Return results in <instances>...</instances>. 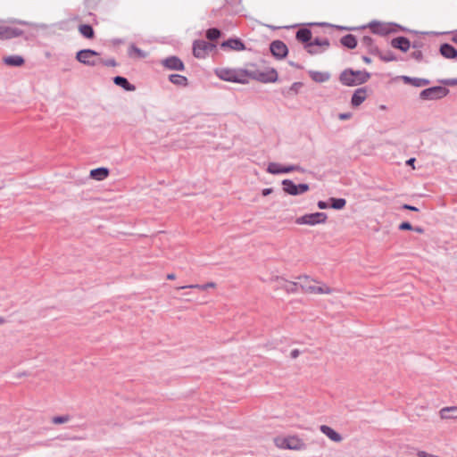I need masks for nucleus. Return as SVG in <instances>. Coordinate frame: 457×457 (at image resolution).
I'll list each match as a JSON object with an SVG mask.
<instances>
[{
    "mask_svg": "<svg viewBox=\"0 0 457 457\" xmlns=\"http://www.w3.org/2000/svg\"><path fill=\"white\" fill-rule=\"evenodd\" d=\"M113 81H114V83L117 86H120V87H123L127 91H133V90H135V87L133 85H131L127 80V79H125L123 77L117 76V77L114 78Z\"/></svg>",
    "mask_w": 457,
    "mask_h": 457,
    "instance_id": "nucleus-29",
    "label": "nucleus"
},
{
    "mask_svg": "<svg viewBox=\"0 0 457 457\" xmlns=\"http://www.w3.org/2000/svg\"><path fill=\"white\" fill-rule=\"evenodd\" d=\"M176 276L174 273H170L167 275V278L170 279V280H173L175 279Z\"/></svg>",
    "mask_w": 457,
    "mask_h": 457,
    "instance_id": "nucleus-52",
    "label": "nucleus"
},
{
    "mask_svg": "<svg viewBox=\"0 0 457 457\" xmlns=\"http://www.w3.org/2000/svg\"><path fill=\"white\" fill-rule=\"evenodd\" d=\"M401 79L405 84H410L415 87H421L429 84V80L426 79L411 78L408 76H402Z\"/></svg>",
    "mask_w": 457,
    "mask_h": 457,
    "instance_id": "nucleus-21",
    "label": "nucleus"
},
{
    "mask_svg": "<svg viewBox=\"0 0 457 457\" xmlns=\"http://www.w3.org/2000/svg\"><path fill=\"white\" fill-rule=\"evenodd\" d=\"M215 46L204 40L195 41L193 46L194 56L199 59L205 58L209 52L212 51Z\"/></svg>",
    "mask_w": 457,
    "mask_h": 457,
    "instance_id": "nucleus-10",
    "label": "nucleus"
},
{
    "mask_svg": "<svg viewBox=\"0 0 457 457\" xmlns=\"http://www.w3.org/2000/svg\"><path fill=\"white\" fill-rule=\"evenodd\" d=\"M270 52L275 57L282 59L287 54V47L282 41L276 40L270 44Z\"/></svg>",
    "mask_w": 457,
    "mask_h": 457,
    "instance_id": "nucleus-15",
    "label": "nucleus"
},
{
    "mask_svg": "<svg viewBox=\"0 0 457 457\" xmlns=\"http://www.w3.org/2000/svg\"><path fill=\"white\" fill-rule=\"evenodd\" d=\"M318 207L321 210L323 209H327L328 207V204L326 202H323V201H319L318 202Z\"/></svg>",
    "mask_w": 457,
    "mask_h": 457,
    "instance_id": "nucleus-50",
    "label": "nucleus"
},
{
    "mask_svg": "<svg viewBox=\"0 0 457 457\" xmlns=\"http://www.w3.org/2000/svg\"><path fill=\"white\" fill-rule=\"evenodd\" d=\"M298 289L313 295H328L332 293V289L323 283H318L306 275L297 277Z\"/></svg>",
    "mask_w": 457,
    "mask_h": 457,
    "instance_id": "nucleus-2",
    "label": "nucleus"
},
{
    "mask_svg": "<svg viewBox=\"0 0 457 457\" xmlns=\"http://www.w3.org/2000/svg\"><path fill=\"white\" fill-rule=\"evenodd\" d=\"M283 165L278 162H270L267 167V172L273 175L282 174Z\"/></svg>",
    "mask_w": 457,
    "mask_h": 457,
    "instance_id": "nucleus-34",
    "label": "nucleus"
},
{
    "mask_svg": "<svg viewBox=\"0 0 457 457\" xmlns=\"http://www.w3.org/2000/svg\"><path fill=\"white\" fill-rule=\"evenodd\" d=\"M367 27L370 28L373 33L381 36H385L395 31L393 28L394 24L377 21L370 22Z\"/></svg>",
    "mask_w": 457,
    "mask_h": 457,
    "instance_id": "nucleus-12",
    "label": "nucleus"
},
{
    "mask_svg": "<svg viewBox=\"0 0 457 457\" xmlns=\"http://www.w3.org/2000/svg\"><path fill=\"white\" fill-rule=\"evenodd\" d=\"M220 35V32L217 29H210L206 32V37L210 40L217 39Z\"/></svg>",
    "mask_w": 457,
    "mask_h": 457,
    "instance_id": "nucleus-36",
    "label": "nucleus"
},
{
    "mask_svg": "<svg viewBox=\"0 0 457 457\" xmlns=\"http://www.w3.org/2000/svg\"><path fill=\"white\" fill-rule=\"evenodd\" d=\"M215 74L222 80L247 84L248 68H220L215 71Z\"/></svg>",
    "mask_w": 457,
    "mask_h": 457,
    "instance_id": "nucleus-3",
    "label": "nucleus"
},
{
    "mask_svg": "<svg viewBox=\"0 0 457 457\" xmlns=\"http://www.w3.org/2000/svg\"><path fill=\"white\" fill-rule=\"evenodd\" d=\"M296 38L303 43H307L312 39V32L308 29H301L296 32Z\"/></svg>",
    "mask_w": 457,
    "mask_h": 457,
    "instance_id": "nucleus-31",
    "label": "nucleus"
},
{
    "mask_svg": "<svg viewBox=\"0 0 457 457\" xmlns=\"http://www.w3.org/2000/svg\"><path fill=\"white\" fill-rule=\"evenodd\" d=\"M215 287H216V284L214 282H208V283L203 284V285L195 284V285L179 287H177V289L180 290V289H185V288H197L199 290H207L209 288H214Z\"/></svg>",
    "mask_w": 457,
    "mask_h": 457,
    "instance_id": "nucleus-33",
    "label": "nucleus"
},
{
    "mask_svg": "<svg viewBox=\"0 0 457 457\" xmlns=\"http://www.w3.org/2000/svg\"><path fill=\"white\" fill-rule=\"evenodd\" d=\"M12 24H21V25H31L30 22L25 21H20V20H13L11 21Z\"/></svg>",
    "mask_w": 457,
    "mask_h": 457,
    "instance_id": "nucleus-47",
    "label": "nucleus"
},
{
    "mask_svg": "<svg viewBox=\"0 0 457 457\" xmlns=\"http://www.w3.org/2000/svg\"><path fill=\"white\" fill-rule=\"evenodd\" d=\"M443 83L445 85L453 86V85H457V79H446V80H444Z\"/></svg>",
    "mask_w": 457,
    "mask_h": 457,
    "instance_id": "nucleus-48",
    "label": "nucleus"
},
{
    "mask_svg": "<svg viewBox=\"0 0 457 457\" xmlns=\"http://www.w3.org/2000/svg\"><path fill=\"white\" fill-rule=\"evenodd\" d=\"M4 62L9 66H21L24 59L20 55H10L4 58Z\"/></svg>",
    "mask_w": 457,
    "mask_h": 457,
    "instance_id": "nucleus-27",
    "label": "nucleus"
},
{
    "mask_svg": "<svg viewBox=\"0 0 457 457\" xmlns=\"http://www.w3.org/2000/svg\"><path fill=\"white\" fill-rule=\"evenodd\" d=\"M79 33L86 38L91 39L95 36L93 28L87 24H82L79 27Z\"/></svg>",
    "mask_w": 457,
    "mask_h": 457,
    "instance_id": "nucleus-32",
    "label": "nucleus"
},
{
    "mask_svg": "<svg viewBox=\"0 0 457 457\" xmlns=\"http://www.w3.org/2000/svg\"><path fill=\"white\" fill-rule=\"evenodd\" d=\"M162 64L168 70H173V71H183L184 70V63L182 61L176 57V56H170L162 61Z\"/></svg>",
    "mask_w": 457,
    "mask_h": 457,
    "instance_id": "nucleus-16",
    "label": "nucleus"
},
{
    "mask_svg": "<svg viewBox=\"0 0 457 457\" xmlns=\"http://www.w3.org/2000/svg\"><path fill=\"white\" fill-rule=\"evenodd\" d=\"M283 190L291 195H302L309 190V186L307 184H295L290 179H284L282 181Z\"/></svg>",
    "mask_w": 457,
    "mask_h": 457,
    "instance_id": "nucleus-11",
    "label": "nucleus"
},
{
    "mask_svg": "<svg viewBox=\"0 0 457 457\" xmlns=\"http://www.w3.org/2000/svg\"><path fill=\"white\" fill-rule=\"evenodd\" d=\"M403 208L405 210H410V211H414V212L418 211V208H416L415 206L409 205V204H403Z\"/></svg>",
    "mask_w": 457,
    "mask_h": 457,
    "instance_id": "nucleus-51",
    "label": "nucleus"
},
{
    "mask_svg": "<svg viewBox=\"0 0 457 457\" xmlns=\"http://www.w3.org/2000/svg\"><path fill=\"white\" fill-rule=\"evenodd\" d=\"M23 31L16 26L0 21V40L12 39L21 37Z\"/></svg>",
    "mask_w": 457,
    "mask_h": 457,
    "instance_id": "nucleus-8",
    "label": "nucleus"
},
{
    "mask_svg": "<svg viewBox=\"0 0 457 457\" xmlns=\"http://www.w3.org/2000/svg\"><path fill=\"white\" fill-rule=\"evenodd\" d=\"M247 83L250 79L257 80L262 83H274L278 79V72L274 68L265 67L259 69L253 63L247 64Z\"/></svg>",
    "mask_w": 457,
    "mask_h": 457,
    "instance_id": "nucleus-1",
    "label": "nucleus"
},
{
    "mask_svg": "<svg viewBox=\"0 0 457 457\" xmlns=\"http://www.w3.org/2000/svg\"><path fill=\"white\" fill-rule=\"evenodd\" d=\"M302 87L303 84L301 82H295L291 85L289 90L294 92V94H297Z\"/></svg>",
    "mask_w": 457,
    "mask_h": 457,
    "instance_id": "nucleus-42",
    "label": "nucleus"
},
{
    "mask_svg": "<svg viewBox=\"0 0 457 457\" xmlns=\"http://www.w3.org/2000/svg\"><path fill=\"white\" fill-rule=\"evenodd\" d=\"M276 282L278 288L284 289L287 293H296L298 291L297 281H289L285 278L276 276L271 279Z\"/></svg>",
    "mask_w": 457,
    "mask_h": 457,
    "instance_id": "nucleus-13",
    "label": "nucleus"
},
{
    "mask_svg": "<svg viewBox=\"0 0 457 457\" xmlns=\"http://www.w3.org/2000/svg\"><path fill=\"white\" fill-rule=\"evenodd\" d=\"M98 53L91 49H82L76 54V59L80 63L88 66L97 64Z\"/></svg>",
    "mask_w": 457,
    "mask_h": 457,
    "instance_id": "nucleus-9",
    "label": "nucleus"
},
{
    "mask_svg": "<svg viewBox=\"0 0 457 457\" xmlns=\"http://www.w3.org/2000/svg\"><path fill=\"white\" fill-rule=\"evenodd\" d=\"M169 80L177 86L186 87L187 85V79L185 76L179 74H171L169 77Z\"/></svg>",
    "mask_w": 457,
    "mask_h": 457,
    "instance_id": "nucleus-30",
    "label": "nucleus"
},
{
    "mask_svg": "<svg viewBox=\"0 0 457 457\" xmlns=\"http://www.w3.org/2000/svg\"><path fill=\"white\" fill-rule=\"evenodd\" d=\"M300 355V351L298 349H294L290 353V357L292 359H296Z\"/></svg>",
    "mask_w": 457,
    "mask_h": 457,
    "instance_id": "nucleus-46",
    "label": "nucleus"
},
{
    "mask_svg": "<svg viewBox=\"0 0 457 457\" xmlns=\"http://www.w3.org/2000/svg\"><path fill=\"white\" fill-rule=\"evenodd\" d=\"M328 41L327 39H315L312 42L308 43L305 46L308 53L311 54H316L322 51V49L328 46Z\"/></svg>",
    "mask_w": 457,
    "mask_h": 457,
    "instance_id": "nucleus-14",
    "label": "nucleus"
},
{
    "mask_svg": "<svg viewBox=\"0 0 457 457\" xmlns=\"http://www.w3.org/2000/svg\"><path fill=\"white\" fill-rule=\"evenodd\" d=\"M370 75L365 71L345 70L340 75V81L343 85L353 87L365 83Z\"/></svg>",
    "mask_w": 457,
    "mask_h": 457,
    "instance_id": "nucleus-5",
    "label": "nucleus"
},
{
    "mask_svg": "<svg viewBox=\"0 0 457 457\" xmlns=\"http://www.w3.org/2000/svg\"><path fill=\"white\" fill-rule=\"evenodd\" d=\"M128 54L133 59H143L147 56V53L137 47L135 45H130L128 49Z\"/></svg>",
    "mask_w": 457,
    "mask_h": 457,
    "instance_id": "nucleus-24",
    "label": "nucleus"
},
{
    "mask_svg": "<svg viewBox=\"0 0 457 457\" xmlns=\"http://www.w3.org/2000/svg\"><path fill=\"white\" fill-rule=\"evenodd\" d=\"M441 54L445 58H455L457 56V50L449 44H443L440 47Z\"/></svg>",
    "mask_w": 457,
    "mask_h": 457,
    "instance_id": "nucleus-25",
    "label": "nucleus"
},
{
    "mask_svg": "<svg viewBox=\"0 0 457 457\" xmlns=\"http://www.w3.org/2000/svg\"><path fill=\"white\" fill-rule=\"evenodd\" d=\"M2 322V319H0V323Z\"/></svg>",
    "mask_w": 457,
    "mask_h": 457,
    "instance_id": "nucleus-57",
    "label": "nucleus"
},
{
    "mask_svg": "<svg viewBox=\"0 0 457 457\" xmlns=\"http://www.w3.org/2000/svg\"><path fill=\"white\" fill-rule=\"evenodd\" d=\"M391 46L395 48L400 49L403 52H407L410 49L411 42L404 37H398L392 39Z\"/></svg>",
    "mask_w": 457,
    "mask_h": 457,
    "instance_id": "nucleus-19",
    "label": "nucleus"
},
{
    "mask_svg": "<svg viewBox=\"0 0 457 457\" xmlns=\"http://www.w3.org/2000/svg\"><path fill=\"white\" fill-rule=\"evenodd\" d=\"M367 89L365 87L357 88L353 94L351 104L353 107H359L367 98Z\"/></svg>",
    "mask_w": 457,
    "mask_h": 457,
    "instance_id": "nucleus-17",
    "label": "nucleus"
},
{
    "mask_svg": "<svg viewBox=\"0 0 457 457\" xmlns=\"http://www.w3.org/2000/svg\"><path fill=\"white\" fill-rule=\"evenodd\" d=\"M331 207L336 210H341L345 206L346 201L344 198H331Z\"/></svg>",
    "mask_w": 457,
    "mask_h": 457,
    "instance_id": "nucleus-35",
    "label": "nucleus"
},
{
    "mask_svg": "<svg viewBox=\"0 0 457 457\" xmlns=\"http://www.w3.org/2000/svg\"><path fill=\"white\" fill-rule=\"evenodd\" d=\"M379 109L380 110H386V106L382 104V105L379 106Z\"/></svg>",
    "mask_w": 457,
    "mask_h": 457,
    "instance_id": "nucleus-55",
    "label": "nucleus"
},
{
    "mask_svg": "<svg viewBox=\"0 0 457 457\" xmlns=\"http://www.w3.org/2000/svg\"><path fill=\"white\" fill-rule=\"evenodd\" d=\"M341 43L343 46H345L347 48L353 49L357 46V40L355 37L352 34H348L346 36H344L341 38Z\"/></svg>",
    "mask_w": 457,
    "mask_h": 457,
    "instance_id": "nucleus-28",
    "label": "nucleus"
},
{
    "mask_svg": "<svg viewBox=\"0 0 457 457\" xmlns=\"http://www.w3.org/2000/svg\"><path fill=\"white\" fill-rule=\"evenodd\" d=\"M302 168L297 165L283 166L282 173H290L292 171H301Z\"/></svg>",
    "mask_w": 457,
    "mask_h": 457,
    "instance_id": "nucleus-38",
    "label": "nucleus"
},
{
    "mask_svg": "<svg viewBox=\"0 0 457 457\" xmlns=\"http://www.w3.org/2000/svg\"><path fill=\"white\" fill-rule=\"evenodd\" d=\"M70 420V417L68 415L56 416L53 418L54 424H63L67 423Z\"/></svg>",
    "mask_w": 457,
    "mask_h": 457,
    "instance_id": "nucleus-37",
    "label": "nucleus"
},
{
    "mask_svg": "<svg viewBox=\"0 0 457 457\" xmlns=\"http://www.w3.org/2000/svg\"><path fill=\"white\" fill-rule=\"evenodd\" d=\"M320 429L326 436H328L333 442L340 443L343 440L342 436L329 426L321 425Z\"/></svg>",
    "mask_w": 457,
    "mask_h": 457,
    "instance_id": "nucleus-18",
    "label": "nucleus"
},
{
    "mask_svg": "<svg viewBox=\"0 0 457 457\" xmlns=\"http://www.w3.org/2000/svg\"><path fill=\"white\" fill-rule=\"evenodd\" d=\"M109 175V170L107 168H96L91 170L90 177L97 181H102L105 179Z\"/></svg>",
    "mask_w": 457,
    "mask_h": 457,
    "instance_id": "nucleus-22",
    "label": "nucleus"
},
{
    "mask_svg": "<svg viewBox=\"0 0 457 457\" xmlns=\"http://www.w3.org/2000/svg\"><path fill=\"white\" fill-rule=\"evenodd\" d=\"M273 443L280 450L303 451L306 449L304 440L296 435L275 436Z\"/></svg>",
    "mask_w": 457,
    "mask_h": 457,
    "instance_id": "nucleus-4",
    "label": "nucleus"
},
{
    "mask_svg": "<svg viewBox=\"0 0 457 457\" xmlns=\"http://www.w3.org/2000/svg\"><path fill=\"white\" fill-rule=\"evenodd\" d=\"M441 420H457V405L444 407L439 411Z\"/></svg>",
    "mask_w": 457,
    "mask_h": 457,
    "instance_id": "nucleus-20",
    "label": "nucleus"
},
{
    "mask_svg": "<svg viewBox=\"0 0 457 457\" xmlns=\"http://www.w3.org/2000/svg\"><path fill=\"white\" fill-rule=\"evenodd\" d=\"M453 41H454L455 43H457V35H456V36H454V37H453Z\"/></svg>",
    "mask_w": 457,
    "mask_h": 457,
    "instance_id": "nucleus-56",
    "label": "nucleus"
},
{
    "mask_svg": "<svg viewBox=\"0 0 457 457\" xmlns=\"http://www.w3.org/2000/svg\"><path fill=\"white\" fill-rule=\"evenodd\" d=\"M272 192H273V189H272V188H264V189H262V195L263 196H267V195H270Z\"/></svg>",
    "mask_w": 457,
    "mask_h": 457,
    "instance_id": "nucleus-49",
    "label": "nucleus"
},
{
    "mask_svg": "<svg viewBox=\"0 0 457 457\" xmlns=\"http://www.w3.org/2000/svg\"><path fill=\"white\" fill-rule=\"evenodd\" d=\"M351 117H352V114L350 112L340 113L338 115V118L341 120H349Z\"/></svg>",
    "mask_w": 457,
    "mask_h": 457,
    "instance_id": "nucleus-45",
    "label": "nucleus"
},
{
    "mask_svg": "<svg viewBox=\"0 0 457 457\" xmlns=\"http://www.w3.org/2000/svg\"><path fill=\"white\" fill-rule=\"evenodd\" d=\"M414 161H415V159L411 158V159L407 161V164L411 165L414 162Z\"/></svg>",
    "mask_w": 457,
    "mask_h": 457,
    "instance_id": "nucleus-54",
    "label": "nucleus"
},
{
    "mask_svg": "<svg viewBox=\"0 0 457 457\" xmlns=\"http://www.w3.org/2000/svg\"><path fill=\"white\" fill-rule=\"evenodd\" d=\"M411 55L413 59L418 60V61L421 60V58H422V53L419 50L412 52Z\"/></svg>",
    "mask_w": 457,
    "mask_h": 457,
    "instance_id": "nucleus-44",
    "label": "nucleus"
},
{
    "mask_svg": "<svg viewBox=\"0 0 457 457\" xmlns=\"http://www.w3.org/2000/svg\"><path fill=\"white\" fill-rule=\"evenodd\" d=\"M308 73L312 80L319 83L326 82L330 79V74L328 72L310 71Z\"/></svg>",
    "mask_w": 457,
    "mask_h": 457,
    "instance_id": "nucleus-23",
    "label": "nucleus"
},
{
    "mask_svg": "<svg viewBox=\"0 0 457 457\" xmlns=\"http://www.w3.org/2000/svg\"><path fill=\"white\" fill-rule=\"evenodd\" d=\"M327 219H328V217H327L326 213L314 212V213L304 214L303 216L296 218L295 223L298 225L315 226L318 224L325 223Z\"/></svg>",
    "mask_w": 457,
    "mask_h": 457,
    "instance_id": "nucleus-6",
    "label": "nucleus"
},
{
    "mask_svg": "<svg viewBox=\"0 0 457 457\" xmlns=\"http://www.w3.org/2000/svg\"><path fill=\"white\" fill-rule=\"evenodd\" d=\"M416 455H417V457H441L439 455H436V454L428 453V452L423 451V450L418 451Z\"/></svg>",
    "mask_w": 457,
    "mask_h": 457,
    "instance_id": "nucleus-40",
    "label": "nucleus"
},
{
    "mask_svg": "<svg viewBox=\"0 0 457 457\" xmlns=\"http://www.w3.org/2000/svg\"><path fill=\"white\" fill-rule=\"evenodd\" d=\"M222 47H229L236 51L245 50V45L239 39H228L221 44Z\"/></svg>",
    "mask_w": 457,
    "mask_h": 457,
    "instance_id": "nucleus-26",
    "label": "nucleus"
},
{
    "mask_svg": "<svg viewBox=\"0 0 457 457\" xmlns=\"http://www.w3.org/2000/svg\"><path fill=\"white\" fill-rule=\"evenodd\" d=\"M399 228L401 230H411V229H412V226L409 222H403L400 224Z\"/></svg>",
    "mask_w": 457,
    "mask_h": 457,
    "instance_id": "nucleus-43",
    "label": "nucleus"
},
{
    "mask_svg": "<svg viewBox=\"0 0 457 457\" xmlns=\"http://www.w3.org/2000/svg\"><path fill=\"white\" fill-rule=\"evenodd\" d=\"M416 455H417V457H441L439 455H436V454L428 453V452L423 451V450L418 451Z\"/></svg>",
    "mask_w": 457,
    "mask_h": 457,
    "instance_id": "nucleus-41",
    "label": "nucleus"
},
{
    "mask_svg": "<svg viewBox=\"0 0 457 457\" xmlns=\"http://www.w3.org/2000/svg\"><path fill=\"white\" fill-rule=\"evenodd\" d=\"M449 90L444 87L436 86L422 90L420 97L422 100H437L447 96Z\"/></svg>",
    "mask_w": 457,
    "mask_h": 457,
    "instance_id": "nucleus-7",
    "label": "nucleus"
},
{
    "mask_svg": "<svg viewBox=\"0 0 457 457\" xmlns=\"http://www.w3.org/2000/svg\"><path fill=\"white\" fill-rule=\"evenodd\" d=\"M379 58L385 62H392L395 60V55L392 53H386L385 54H380Z\"/></svg>",
    "mask_w": 457,
    "mask_h": 457,
    "instance_id": "nucleus-39",
    "label": "nucleus"
},
{
    "mask_svg": "<svg viewBox=\"0 0 457 457\" xmlns=\"http://www.w3.org/2000/svg\"><path fill=\"white\" fill-rule=\"evenodd\" d=\"M362 60H363L366 63H370V62H371L370 58H369V57H367V56H363V57H362Z\"/></svg>",
    "mask_w": 457,
    "mask_h": 457,
    "instance_id": "nucleus-53",
    "label": "nucleus"
}]
</instances>
